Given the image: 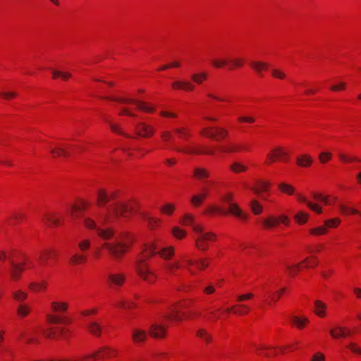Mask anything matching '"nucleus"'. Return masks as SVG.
<instances>
[{
	"label": "nucleus",
	"instance_id": "e2e57ef3",
	"mask_svg": "<svg viewBox=\"0 0 361 361\" xmlns=\"http://www.w3.org/2000/svg\"><path fill=\"white\" fill-rule=\"evenodd\" d=\"M47 319L48 322L51 324H58L63 322V319L60 317L54 315H48Z\"/></svg>",
	"mask_w": 361,
	"mask_h": 361
},
{
	"label": "nucleus",
	"instance_id": "680f3d73",
	"mask_svg": "<svg viewBox=\"0 0 361 361\" xmlns=\"http://www.w3.org/2000/svg\"><path fill=\"white\" fill-rule=\"evenodd\" d=\"M346 84L344 82H340L336 85H334L331 87V90L334 92L341 91L345 88Z\"/></svg>",
	"mask_w": 361,
	"mask_h": 361
},
{
	"label": "nucleus",
	"instance_id": "6ab92c4d",
	"mask_svg": "<svg viewBox=\"0 0 361 361\" xmlns=\"http://www.w3.org/2000/svg\"><path fill=\"white\" fill-rule=\"evenodd\" d=\"M326 305L321 300H317L314 301V312L319 317H323L326 314Z\"/></svg>",
	"mask_w": 361,
	"mask_h": 361
},
{
	"label": "nucleus",
	"instance_id": "cd10ccee",
	"mask_svg": "<svg viewBox=\"0 0 361 361\" xmlns=\"http://www.w3.org/2000/svg\"><path fill=\"white\" fill-rule=\"evenodd\" d=\"M331 336L334 338L345 337V331L344 327L338 326L330 330Z\"/></svg>",
	"mask_w": 361,
	"mask_h": 361
},
{
	"label": "nucleus",
	"instance_id": "39448f33",
	"mask_svg": "<svg viewBox=\"0 0 361 361\" xmlns=\"http://www.w3.org/2000/svg\"><path fill=\"white\" fill-rule=\"evenodd\" d=\"M106 99H110L112 101H115L119 103H132L135 104L137 105V108L140 110L144 111L148 113H152L154 111V109L147 106L144 102H139L133 99H126L123 97L118 98V97H105Z\"/></svg>",
	"mask_w": 361,
	"mask_h": 361
},
{
	"label": "nucleus",
	"instance_id": "79ce46f5",
	"mask_svg": "<svg viewBox=\"0 0 361 361\" xmlns=\"http://www.w3.org/2000/svg\"><path fill=\"white\" fill-rule=\"evenodd\" d=\"M30 312V307L27 305L21 304L17 309V313L20 317H26Z\"/></svg>",
	"mask_w": 361,
	"mask_h": 361
},
{
	"label": "nucleus",
	"instance_id": "c756f323",
	"mask_svg": "<svg viewBox=\"0 0 361 361\" xmlns=\"http://www.w3.org/2000/svg\"><path fill=\"white\" fill-rule=\"evenodd\" d=\"M51 309L54 312H66L68 308V305L66 302H51Z\"/></svg>",
	"mask_w": 361,
	"mask_h": 361
},
{
	"label": "nucleus",
	"instance_id": "de8ad7c7",
	"mask_svg": "<svg viewBox=\"0 0 361 361\" xmlns=\"http://www.w3.org/2000/svg\"><path fill=\"white\" fill-rule=\"evenodd\" d=\"M238 307V309L234 310V312L235 314H238L240 315H243V314H247L248 312L250 311V307L246 305L240 304Z\"/></svg>",
	"mask_w": 361,
	"mask_h": 361
},
{
	"label": "nucleus",
	"instance_id": "a878e982",
	"mask_svg": "<svg viewBox=\"0 0 361 361\" xmlns=\"http://www.w3.org/2000/svg\"><path fill=\"white\" fill-rule=\"evenodd\" d=\"M87 327L90 332L94 336H99L102 332V326L96 322H91Z\"/></svg>",
	"mask_w": 361,
	"mask_h": 361
},
{
	"label": "nucleus",
	"instance_id": "13d9d810",
	"mask_svg": "<svg viewBox=\"0 0 361 361\" xmlns=\"http://www.w3.org/2000/svg\"><path fill=\"white\" fill-rule=\"evenodd\" d=\"M331 156L330 152H324L319 154V159L322 163L324 164L331 158Z\"/></svg>",
	"mask_w": 361,
	"mask_h": 361
},
{
	"label": "nucleus",
	"instance_id": "9d476101",
	"mask_svg": "<svg viewBox=\"0 0 361 361\" xmlns=\"http://www.w3.org/2000/svg\"><path fill=\"white\" fill-rule=\"evenodd\" d=\"M25 263H22L21 264H18L14 263L13 262H11V276L12 279L18 280L20 277V274L25 269Z\"/></svg>",
	"mask_w": 361,
	"mask_h": 361
},
{
	"label": "nucleus",
	"instance_id": "4be33fe9",
	"mask_svg": "<svg viewBox=\"0 0 361 361\" xmlns=\"http://www.w3.org/2000/svg\"><path fill=\"white\" fill-rule=\"evenodd\" d=\"M109 280L110 282L116 286H121L125 280V276L123 274H109Z\"/></svg>",
	"mask_w": 361,
	"mask_h": 361
},
{
	"label": "nucleus",
	"instance_id": "0e129e2a",
	"mask_svg": "<svg viewBox=\"0 0 361 361\" xmlns=\"http://www.w3.org/2000/svg\"><path fill=\"white\" fill-rule=\"evenodd\" d=\"M146 219L148 221L149 226L150 227L151 229H153L156 225L160 223V220L157 219H154L150 216H146Z\"/></svg>",
	"mask_w": 361,
	"mask_h": 361
},
{
	"label": "nucleus",
	"instance_id": "f704fd0d",
	"mask_svg": "<svg viewBox=\"0 0 361 361\" xmlns=\"http://www.w3.org/2000/svg\"><path fill=\"white\" fill-rule=\"evenodd\" d=\"M86 259L85 256L75 253L71 257L70 262L73 264H79L85 262Z\"/></svg>",
	"mask_w": 361,
	"mask_h": 361
},
{
	"label": "nucleus",
	"instance_id": "c85d7f7f",
	"mask_svg": "<svg viewBox=\"0 0 361 361\" xmlns=\"http://www.w3.org/2000/svg\"><path fill=\"white\" fill-rule=\"evenodd\" d=\"M269 187H270L269 183L266 182V181H259L257 183V188H254L253 191L257 194H259L261 192L268 191Z\"/></svg>",
	"mask_w": 361,
	"mask_h": 361
},
{
	"label": "nucleus",
	"instance_id": "69168bd1",
	"mask_svg": "<svg viewBox=\"0 0 361 361\" xmlns=\"http://www.w3.org/2000/svg\"><path fill=\"white\" fill-rule=\"evenodd\" d=\"M353 353L356 354H361V348H359L355 343H350L347 346Z\"/></svg>",
	"mask_w": 361,
	"mask_h": 361
},
{
	"label": "nucleus",
	"instance_id": "412c9836",
	"mask_svg": "<svg viewBox=\"0 0 361 361\" xmlns=\"http://www.w3.org/2000/svg\"><path fill=\"white\" fill-rule=\"evenodd\" d=\"M51 154L54 157H70V153L62 147H56L50 150Z\"/></svg>",
	"mask_w": 361,
	"mask_h": 361
},
{
	"label": "nucleus",
	"instance_id": "f03ea898",
	"mask_svg": "<svg viewBox=\"0 0 361 361\" xmlns=\"http://www.w3.org/2000/svg\"><path fill=\"white\" fill-rule=\"evenodd\" d=\"M84 224L88 228H96L97 234L104 240H107L113 237L114 238V242L104 243L103 247L116 259H119L122 257L133 242V238L129 235L122 234L114 236L112 229L97 228L95 222L90 218L84 219Z\"/></svg>",
	"mask_w": 361,
	"mask_h": 361
},
{
	"label": "nucleus",
	"instance_id": "5701e85b",
	"mask_svg": "<svg viewBox=\"0 0 361 361\" xmlns=\"http://www.w3.org/2000/svg\"><path fill=\"white\" fill-rule=\"evenodd\" d=\"M97 201L99 205H105L110 201L109 195L104 190H99L97 192Z\"/></svg>",
	"mask_w": 361,
	"mask_h": 361
},
{
	"label": "nucleus",
	"instance_id": "4d7b16f0",
	"mask_svg": "<svg viewBox=\"0 0 361 361\" xmlns=\"http://www.w3.org/2000/svg\"><path fill=\"white\" fill-rule=\"evenodd\" d=\"M174 210V206L171 204H166L161 208V212L164 214L171 215Z\"/></svg>",
	"mask_w": 361,
	"mask_h": 361
},
{
	"label": "nucleus",
	"instance_id": "2f4dec72",
	"mask_svg": "<svg viewBox=\"0 0 361 361\" xmlns=\"http://www.w3.org/2000/svg\"><path fill=\"white\" fill-rule=\"evenodd\" d=\"M194 176L197 179H202L209 177V173L207 170L203 168H195L194 169Z\"/></svg>",
	"mask_w": 361,
	"mask_h": 361
},
{
	"label": "nucleus",
	"instance_id": "6e6552de",
	"mask_svg": "<svg viewBox=\"0 0 361 361\" xmlns=\"http://www.w3.org/2000/svg\"><path fill=\"white\" fill-rule=\"evenodd\" d=\"M166 326L159 324H153L149 328V334L157 338H161L165 336Z\"/></svg>",
	"mask_w": 361,
	"mask_h": 361
},
{
	"label": "nucleus",
	"instance_id": "ddd939ff",
	"mask_svg": "<svg viewBox=\"0 0 361 361\" xmlns=\"http://www.w3.org/2000/svg\"><path fill=\"white\" fill-rule=\"evenodd\" d=\"M172 87L174 89H181L185 91H192L195 86L189 81H180L177 80L172 83Z\"/></svg>",
	"mask_w": 361,
	"mask_h": 361
},
{
	"label": "nucleus",
	"instance_id": "f8f14e48",
	"mask_svg": "<svg viewBox=\"0 0 361 361\" xmlns=\"http://www.w3.org/2000/svg\"><path fill=\"white\" fill-rule=\"evenodd\" d=\"M114 350L108 348H104L100 350L97 353L93 354L90 356H87L84 358L85 361H87L89 358L94 357V358H104L108 357H111L114 355Z\"/></svg>",
	"mask_w": 361,
	"mask_h": 361
},
{
	"label": "nucleus",
	"instance_id": "dca6fc26",
	"mask_svg": "<svg viewBox=\"0 0 361 361\" xmlns=\"http://www.w3.org/2000/svg\"><path fill=\"white\" fill-rule=\"evenodd\" d=\"M228 209L230 212L237 217H239L243 220L247 219V215L244 214L236 204L230 202Z\"/></svg>",
	"mask_w": 361,
	"mask_h": 361
},
{
	"label": "nucleus",
	"instance_id": "423d86ee",
	"mask_svg": "<svg viewBox=\"0 0 361 361\" xmlns=\"http://www.w3.org/2000/svg\"><path fill=\"white\" fill-rule=\"evenodd\" d=\"M135 129L137 135L143 137H150L154 133V129L152 126L142 122L135 125Z\"/></svg>",
	"mask_w": 361,
	"mask_h": 361
},
{
	"label": "nucleus",
	"instance_id": "393cba45",
	"mask_svg": "<svg viewBox=\"0 0 361 361\" xmlns=\"http://www.w3.org/2000/svg\"><path fill=\"white\" fill-rule=\"evenodd\" d=\"M197 336L204 340L206 343H211L212 341V336L204 329L200 328L197 331Z\"/></svg>",
	"mask_w": 361,
	"mask_h": 361
},
{
	"label": "nucleus",
	"instance_id": "a19ab883",
	"mask_svg": "<svg viewBox=\"0 0 361 361\" xmlns=\"http://www.w3.org/2000/svg\"><path fill=\"white\" fill-rule=\"evenodd\" d=\"M279 188L283 192H285L288 195H293L295 192V188L292 185L286 183L279 184Z\"/></svg>",
	"mask_w": 361,
	"mask_h": 361
},
{
	"label": "nucleus",
	"instance_id": "052dcab7",
	"mask_svg": "<svg viewBox=\"0 0 361 361\" xmlns=\"http://www.w3.org/2000/svg\"><path fill=\"white\" fill-rule=\"evenodd\" d=\"M212 65L216 68H221L224 67L227 64V61L226 60H219V59H213L212 61Z\"/></svg>",
	"mask_w": 361,
	"mask_h": 361
},
{
	"label": "nucleus",
	"instance_id": "1a4fd4ad",
	"mask_svg": "<svg viewBox=\"0 0 361 361\" xmlns=\"http://www.w3.org/2000/svg\"><path fill=\"white\" fill-rule=\"evenodd\" d=\"M202 133L212 139L217 140L221 138H224L228 135V131L222 128H216L215 133L211 132L207 129H204Z\"/></svg>",
	"mask_w": 361,
	"mask_h": 361
},
{
	"label": "nucleus",
	"instance_id": "f257e3e1",
	"mask_svg": "<svg viewBox=\"0 0 361 361\" xmlns=\"http://www.w3.org/2000/svg\"><path fill=\"white\" fill-rule=\"evenodd\" d=\"M156 253L164 259L168 260L173 255V248L172 247L159 248V245L154 242L144 245L142 252L136 259L135 269L140 277L148 283H153L157 276L149 269L147 260Z\"/></svg>",
	"mask_w": 361,
	"mask_h": 361
},
{
	"label": "nucleus",
	"instance_id": "58836bf2",
	"mask_svg": "<svg viewBox=\"0 0 361 361\" xmlns=\"http://www.w3.org/2000/svg\"><path fill=\"white\" fill-rule=\"evenodd\" d=\"M231 169L235 173H241L247 170V166L240 162H234L231 165Z\"/></svg>",
	"mask_w": 361,
	"mask_h": 361
},
{
	"label": "nucleus",
	"instance_id": "c03bdc74",
	"mask_svg": "<svg viewBox=\"0 0 361 361\" xmlns=\"http://www.w3.org/2000/svg\"><path fill=\"white\" fill-rule=\"evenodd\" d=\"M339 208H340L341 212L343 214H348L349 213L354 214H358L361 216V212H359L358 210L355 209L353 208L348 207L343 204H340Z\"/></svg>",
	"mask_w": 361,
	"mask_h": 361
},
{
	"label": "nucleus",
	"instance_id": "e433bc0d",
	"mask_svg": "<svg viewBox=\"0 0 361 361\" xmlns=\"http://www.w3.org/2000/svg\"><path fill=\"white\" fill-rule=\"evenodd\" d=\"M250 205L255 214H259L262 212V207L257 200H252Z\"/></svg>",
	"mask_w": 361,
	"mask_h": 361
},
{
	"label": "nucleus",
	"instance_id": "3c124183",
	"mask_svg": "<svg viewBox=\"0 0 361 361\" xmlns=\"http://www.w3.org/2000/svg\"><path fill=\"white\" fill-rule=\"evenodd\" d=\"M340 222L341 221H340L339 219L335 218V219H331L325 221L324 225L326 228L327 227L335 228L338 226Z\"/></svg>",
	"mask_w": 361,
	"mask_h": 361
},
{
	"label": "nucleus",
	"instance_id": "20e7f679",
	"mask_svg": "<svg viewBox=\"0 0 361 361\" xmlns=\"http://www.w3.org/2000/svg\"><path fill=\"white\" fill-rule=\"evenodd\" d=\"M133 208L132 205L118 202L114 204L110 205L107 209V214L105 217L106 221H110L111 219H115L120 216L127 217L128 214L133 211Z\"/></svg>",
	"mask_w": 361,
	"mask_h": 361
},
{
	"label": "nucleus",
	"instance_id": "864d4df0",
	"mask_svg": "<svg viewBox=\"0 0 361 361\" xmlns=\"http://www.w3.org/2000/svg\"><path fill=\"white\" fill-rule=\"evenodd\" d=\"M173 235L177 238H182L185 236V231L178 227H173L172 229Z\"/></svg>",
	"mask_w": 361,
	"mask_h": 361
},
{
	"label": "nucleus",
	"instance_id": "2eb2a0df",
	"mask_svg": "<svg viewBox=\"0 0 361 361\" xmlns=\"http://www.w3.org/2000/svg\"><path fill=\"white\" fill-rule=\"evenodd\" d=\"M52 255H56V253L54 250H42L39 252V260L40 263L42 264V265H43V266L48 265L49 259H50V257Z\"/></svg>",
	"mask_w": 361,
	"mask_h": 361
},
{
	"label": "nucleus",
	"instance_id": "b1692460",
	"mask_svg": "<svg viewBox=\"0 0 361 361\" xmlns=\"http://www.w3.org/2000/svg\"><path fill=\"white\" fill-rule=\"evenodd\" d=\"M262 224L265 228H271L279 224V219L277 217L271 216L265 219Z\"/></svg>",
	"mask_w": 361,
	"mask_h": 361
},
{
	"label": "nucleus",
	"instance_id": "8fccbe9b",
	"mask_svg": "<svg viewBox=\"0 0 361 361\" xmlns=\"http://www.w3.org/2000/svg\"><path fill=\"white\" fill-rule=\"evenodd\" d=\"M117 305L123 309H130L135 306L133 302L124 300L118 301Z\"/></svg>",
	"mask_w": 361,
	"mask_h": 361
},
{
	"label": "nucleus",
	"instance_id": "0eeeda50",
	"mask_svg": "<svg viewBox=\"0 0 361 361\" xmlns=\"http://www.w3.org/2000/svg\"><path fill=\"white\" fill-rule=\"evenodd\" d=\"M184 305L181 303H177L171 308V312L166 314L164 317L168 319H171L177 322L183 320V317L180 314V309L183 308Z\"/></svg>",
	"mask_w": 361,
	"mask_h": 361
},
{
	"label": "nucleus",
	"instance_id": "f3484780",
	"mask_svg": "<svg viewBox=\"0 0 361 361\" xmlns=\"http://www.w3.org/2000/svg\"><path fill=\"white\" fill-rule=\"evenodd\" d=\"M252 68L258 74L261 75L262 71H267L268 64L263 61H253L250 63Z\"/></svg>",
	"mask_w": 361,
	"mask_h": 361
},
{
	"label": "nucleus",
	"instance_id": "473e14b6",
	"mask_svg": "<svg viewBox=\"0 0 361 361\" xmlns=\"http://www.w3.org/2000/svg\"><path fill=\"white\" fill-rule=\"evenodd\" d=\"M86 207V203L82 202L81 206L73 204L71 206V215L73 219L78 218V212L84 209Z\"/></svg>",
	"mask_w": 361,
	"mask_h": 361
},
{
	"label": "nucleus",
	"instance_id": "49530a36",
	"mask_svg": "<svg viewBox=\"0 0 361 361\" xmlns=\"http://www.w3.org/2000/svg\"><path fill=\"white\" fill-rule=\"evenodd\" d=\"M294 219L298 224H304L307 221L308 215L300 212L295 215Z\"/></svg>",
	"mask_w": 361,
	"mask_h": 361
},
{
	"label": "nucleus",
	"instance_id": "338daca9",
	"mask_svg": "<svg viewBox=\"0 0 361 361\" xmlns=\"http://www.w3.org/2000/svg\"><path fill=\"white\" fill-rule=\"evenodd\" d=\"M243 147L238 145H232L226 148L223 149L222 150L226 152H237L240 149H243Z\"/></svg>",
	"mask_w": 361,
	"mask_h": 361
},
{
	"label": "nucleus",
	"instance_id": "7c9ffc66",
	"mask_svg": "<svg viewBox=\"0 0 361 361\" xmlns=\"http://www.w3.org/2000/svg\"><path fill=\"white\" fill-rule=\"evenodd\" d=\"M185 262L188 264V266H191L195 264V262L191 259H186ZM196 265L198 269L202 270L208 267V263L206 262V259H202L196 262Z\"/></svg>",
	"mask_w": 361,
	"mask_h": 361
},
{
	"label": "nucleus",
	"instance_id": "bb28decb",
	"mask_svg": "<svg viewBox=\"0 0 361 361\" xmlns=\"http://www.w3.org/2000/svg\"><path fill=\"white\" fill-rule=\"evenodd\" d=\"M292 322L298 329H302L309 322V320L307 317L294 316L292 317Z\"/></svg>",
	"mask_w": 361,
	"mask_h": 361
},
{
	"label": "nucleus",
	"instance_id": "9b49d317",
	"mask_svg": "<svg viewBox=\"0 0 361 361\" xmlns=\"http://www.w3.org/2000/svg\"><path fill=\"white\" fill-rule=\"evenodd\" d=\"M147 337V332L140 329H134L132 331V338L135 343L144 342Z\"/></svg>",
	"mask_w": 361,
	"mask_h": 361
},
{
	"label": "nucleus",
	"instance_id": "09e8293b",
	"mask_svg": "<svg viewBox=\"0 0 361 361\" xmlns=\"http://www.w3.org/2000/svg\"><path fill=\"white\" fill-rule=\"evenodd\" d=\"M91 245V242L88 239H84L78 243V247L82 252L87 250Z\"/></svg>",
	"mask_w": 361,
	"mask_h": 361
},
{
	"label": "nucleus",
	"instance_id": "774afa93",
	"mask_svg": "<svg viewBox=\"0 0 361 361\" xmlns=\"http://www.w3.org/2000/svg\"><path fill=\"white\" fill-rule=\"evenodd\" d=\"M231 66L230 68L231 69L234 67H241L243 64V60L240 58L235 59H233L232 61H231Z\"/></svg>",
	"mask_w": 361,
	"mask_h": 361
},
{
	"label": "nucleus",
	"instance_id": "4468645a",
	"mask_svg": "<svg viewBox=\"0 0 361 361\" xmlns=\"http://www.w3.org/2000/svg\"><path fill=\"white\" fill-rule=\"evenodd\" d=\"M297 199L303 203H305L309 208H310L314 212L320 214L322 212V208L317 204L312 203L307 200L306 197L300 194H296Z\"/></svg>",
	"mask_w": 361,
	"mask_h": 361
},
{
	"label": "nucleus",
	"instance_id": "ea45409f",
	"mask_svg": "<svg viewBox=\"0 0 361 361\" xmlns=\"http://www.w3.org/2000/svg\"><path fill=\"white\" fill-rule=\"evenodd\" d=\"M327 232V228L324 226H318L310 230V234L313 235H324Z\"/></svg>",
	"mask_w": 361,
	"mask_h": 361
},
{
	"label": "nucleus",
	"instance_id": "c9c22d12",
	"mask_svg": "<svg viewBox=\"0 0 361 361\" xmlns=\"http://www.w3.org/2000/svg\"><path fill=\"white\" fill-rule=\"evenodd\" d=\"M192 80L197 84H201L204 80L207 79V75L206 73H200L192 75Z\"/></svg>",
	"mask_w": 361,
	"mask_h": 361
},
{
	"label": "nucleus",
	"instance_id": "a18cd8bd",
	"mask_svg": "<svg viewBox=\"0 0 361 361\" xmlns=\"http://www.w3.org/2000/svg\"><path fill=\"white\" fill-rule=\"evenodd\" d=\"M104 120H105L107 123H109V126H110V128H111V130H112V131H114V132H115V133H118V134H120V135H123V136H125V137H131V136H130V135H129L128 134H126V133H123V132L120 129V128H119L117 125L110 123V122H109L107 119H106V118H104Z\"/></svg>",
	"mask_w": 361,
	"mask_h": 361
},
{
	"label": "nucleus",
	"instance_id": "6e6d98bb",
	"mask_svg": "<svg viewBox=\"0 0 361 361\" xmlns=\"http://www.w3.org/2000/svg\"><path fill=\"white\" fill-rule=\"evenodd\" d=\"M271 74H272L273 77L278 78V79H281V80H283V79L286 78V75L283 71H282L279 69H277V68L273 69L271 71Z\"/></svg>",
	"mask_w": 361,
	"mask_h": 361
},
{
	"label": "nucleus",
	"instance_id": "aec40b11",
	"mask_svg": "<svg viewBox=\"0 0 361 361\" xmlns=\"http://www.w3.org/2000/svg\"><path fill=\"white\" fill-rule=\"evenodd\" d=\"M207 196V190L204 188L202 192L192 197L191 202L195 207L200 206Z\"/></svg>",
	"mask_w": 361,
	"mask_h": 361
},
{
	"label": "nucleus",
	"instance_id": "a211bd4d",
	"mask_svg": "<svg viewBox=\"0 0 361 361\" xmlns=\"http://www.w3.org/2000/svg\"><path fill=\"white\" fill-rule=\"evenodd\" d=\"M296 162L301 167H308L312 163V158L308 154H302L297 157Z\"/></svg>",
	"mask_w": 361,
	"mask_h": 361
},
{
	"label": "nucleus",
	"instance_id": "37998d69",
	"mask_svg": "<svg viewBox=\"0 0 361 361\" xmlns=\"http://www.w3.org/2000/svg\"><path fill=\"white\" fill-rule=\"evenodd\" d=\"M29 288L32 291L42 290H44L46 288V283L45 282H42V283L32 282L30 283Z\"/></svg>",
	"mask_w": 361,
	"mask_h": 361
},
{
	"label": "nucleus",
	"instance_id": "bf43d9fd",
	"mask_svg": "<svg viewBox=\"0 0 361 361\" xmlns=\"http://www.w3.org/2000/svg\"><path fill=\"white\" fill-rule=\"evenodd\" d=\"M180 267V265L178 262H173L171 263L166 264L165 265L166 269H167L172 274L174 273L175 269H179Z\"/></svg>",
	"mask_w": 361,
	"mask_h": 361
},
{
	"label": "nucleus",
	"instance_id": "4c0bfd02",
	"mask_svg": "<svg viewBox=\"0 0 361 361\" xmlns=\"http://www.w3.org/2000/svg\"><path fill=\"white\" fill-rule=\"evenodd\" d=\"M27 293L22 290H16L13 293V299L17 302H23L27 298Z\"/></svg>",
	"mask_w": 361,
	"mask_h": 361
},
{
	"label": "nucleus",
	"instance_id": "72a5a7b5",
	"mask_svg": "<svg viewBox=\"0 0 361 361\" xmlns=\"http://www.w3.org/2000/svg\"><path fill=\"white\" fill-rule=\"evenodd\" d=\"M314 199L317 201H320L323 202L324 204H331L333 202H336V198L334 197L332 200H330L327 196H323L320 194H314Z\"/></svg>",
	"mask_w": 361,
	"mask_h": 361
},
{
	"label": "nucleus",
	"instance_id": "5fc2aeb1",
	"mask_svg": "<svg viewBox=\"0 0 361 361\" xmlns=\"http://www.w3.org/2000/svg\"><path fill=\"white\" fill-rule=\"evenodd\" d=\"M338 157H339V159H341V161L344 162V163L359 161L358 159L355 157H348V156H347V155H345L344 154H342V153H339L338 154Z\"/></svg>",
	"mask_w": 361,
	"mask_h": 361
},
{
	"label": "nucleus",
	"instance_id": "7ed1b4c3",
	"mask_svg": "<svg viewBox=\"0 0 361 361\" xmlns=\"http://www.w3.org/2000/svg\"><path fill=\"white\" fill-rule=\"evenodd\" d=\"M194 217L190 214H185L183 219V224L192 226L193 231L197 234L195 239V245L200 250L205 251L209 248V241H214L216 238L215 233L205 232L202 225H193Z\"/></svg>",
	"mask_w": 361,
	"mask_h": 361
},
{
	"label": "nucleus",
	"instance_id": "603ef678",
	"mask_svg": "<svg viewBox=\"0 0 361 361\" xmlns=\"http://www.w3.org/2000/svg\"><path fill=\"white\" fill-rule=\"evenodd\" d=\"M271 152L274 153L275 157L277 159H281L282 157H286L287 155V153L281 147H277L273 149Z\"/></svg>",
	"mask_w": 361,
	"mask_h": 361
}]
</instances>
